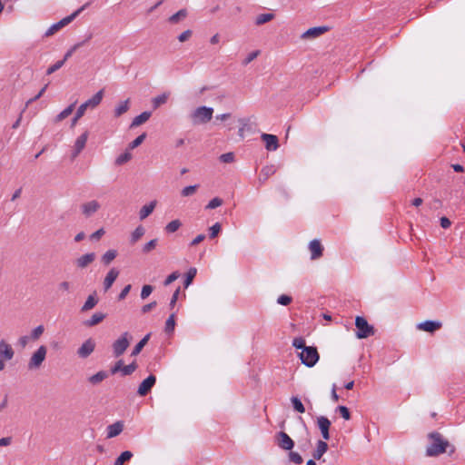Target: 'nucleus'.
Masks as SVG:
<instances>
[{"label":"nucleus","mask_w":465,"mask_h":465,"mask_svg":"<svg viewBox=\"0 0 465 465\" xmlns=\"http://www.w3.org/2000/svg\"><path fill=\"white\" fill-rule=\"evenodd\" d=\"M429 444L426 449V456L437 457L442 453H448L451 456L456 449L450 444L440 432L432 431L428 434Z\"/></svg>","instance_id":"1"},{"label":"nucleus","mask_w":465,"mask_h":465,"mask_svg":"<svg viewBox=\"0 0 465 465\" xmlns=\"http://www.w3.org/2000/svg\"><path fill=\"white\" fill-rule=\"evenodd\" d=\"M302 364L313 367L319 361L320 355L316 347L307 346L298 354Z\"/></svg>","instance_id":"2"},{"label":"nucleus","mask_w":465,"mask_h":465,"mask_svg":"<svg viewBox=\"0 0 465 465\" xmlns=\"http://www.w3.org/2000/svg\"><path fill=\"white\" fill-rule=\"evenodd\" d=\"M355 326L357 329L356 337L358 339H365L372 336L375 332L373 326L370 325L367 320L362 316H357L355 319Z\"/></svg>","instance_id":"3"},{"label":"nucleus","mask_w":465,"mask_h":465,"mask_svg":"<svg viewBox=\"0 0 465 465\" xmlns=\"http://www.w3.org/2000/svg\"><path fill=\"white\" fill-rule=\"evenodd\" d=\"M130 338L129 332L125 331L114 341L112 347L114 357L117 358L124 354L130 345Z\"/></svg>","instance_id":"4"},{"label":"nucleus","mask_w":465,"mask_h":465,"mask_svg":"<svg viewBox=\"0 0 465 465\" xmlns=\"http://www.w3.org/2000/svg\"><path fill=\"white\" fill-rule=\"evenodd\" d=\"M47 353V349L45 345H41L32 355L28 362L29 370H37L45 361Z\"/></svg>","instance_id":"5"},{"label":"nucleus","mask_w":465,"mask_h":465,"mask_svg":"<svg viewBox=\"0 0 465 465\" xmlns=\"http://www.w3.org/2000/svg\"><path fill=\"white\" fill-rule=\"evenodd\" d=\"M103 96H104V90L102 89V90L98 91L92 98L88 99L86 102L82 104L77 109L78 116H84L87 108H89V107L94 108L98 104H100V103L103 99Z\"/></svg>","instance_id":"6"},{"label":"nucleus","mask_w":465,"mask_h":465,"mask_svg":"<svg viewBox=\"0 0 465 465\" xmlns=\"http://www.w3.org/2000/svg\"><path fill=\"white\" fill-rule=\"evenodd\" d=\"M231 118V114H222L216 115L207 122V129L205 132H215L223 128V123Z\"/></svg>","instance_id":"7"},{"label":"nucleus","mask_w":465,"mask_h":465,"mask_svg":"<svg viewBox=\"0 0 465 465\" xmlns=\"http://www.w3.org/2000/svg\"><path fill=\"white\" fill-rule=\"evenodd\" d=\"M156 377L153 374L149 375L139 385L137 394L141 397L146 396L155 385Z\"/></svg>","instance_id":"8"},{"label":"nucleus","mask_w":465,"mask_h":465,"mask_svg":"<svg viewBox=\"0 0 465 465\" xmlns=\"http://www.w3.org/2000/svg\"><path fill=\"white\" fill-rule=\"evenodd\" d=\"M95 348V342L92 338L87 339L77 350V355L82 359L89 357Z\"/></svg>","instance_id":"9"},{"label":"nucleus","mask_w":465,"mask_h":465,"mask_svg":"<svg viewBox=\"0 0 465 465\" xmlns=\"http://www.w3.org/2000/svg\"><path fill=\"white\" fill-rule=\"evenodd\" d=\"M277 444L282 450H292L294 446V441L286 432L280 431L277 433Z\"/></svg>","instance_id":"10"},{"label":"nucleus","mask_w":465,"mask_h":465,"mask_svg":"<svg viewBox=\"0 0 465 465\" xmlns=\"http://www.w3.org/2000/svg\"><path fill=\"white\" fill-rule=\"evenodd\" d=\"M100 207L101 205L96 200H92L83 203L81 205V211L85 217H90L100 209Z\"/></svg>","instance_id":"11"},{"label":"nucleus","mask_w":465,"mask_h":465,"mask_svg":"<svg viewBox=\"0 0 465 465\" xmlns=\"http://www.w3.org/2000/svg\"><path fill=\"white\" fill-rule=\"evenodd\" d=\"M261 139L264 142L266 150L276 151L279 148V140L276 135L262 134Z\"/></svg>","instance_id":"12"},{"label":"nucleus","mask_w":465,"mask_h":465,"mask_svg":"<svg viewBox=\"0 0 465 465\" xmlns=\"http://www.w3.org/2000/svg\"><path fill=\"white\" fill-rule=\"evenodd\" d=\"M317 424L321 430L322 436L325 440H330V427L331 421L325 416H320L317 418Z\"/></svg>","instance_id":"13"},{"label":"nucleus","mask_w":465,"mask_h":465,"mask_svg":"<svg viewBox=\"0 0 465 465\" xmlns=\"http://www.w3.org/2000/svg\"><path fill=\"white\" fill-rule=\"evenodd\" d=\"M89 133L85 131L84 134H82L75 141L74 146V152L72 153V158L74 159L78 156V154L83 151V149L85 147L87 139H88Z\"/></svg>","instance_id":"14"},{"label":"nucleus","mask_w":465,"mask_h":465,"mask_svg":"<svg viewBox=\"0 0 465 465\" xmlns=\"http://www.w3.org/2000/svg\"><path fill=\"white\" fill-rule=\"evenodd\" d=\"M309 249L312 260H317L322 256L323 247L319 240L314 239L311 241L309 243Z\"/></svg>","instance_id":"15"},{"label":"nucleus","mask_w":465,"mask_h":465,"mask_svg":"<svg viewBox=\"0 0 465 465\" xmlns=\"http://www.w3.org/2000/svg\"><path fill=\"white\" fill-rule=\"evenodd\" d=\"M329 30V27L327 26H317V27H312L309 28L307 31H305L302 35V39H312L319 37L320 35H323Z\"/></svg>","instance_id":"16"},{"label":"nucleus","mask_w":465,"mask_h":465,"mask_svg":"<svg viewBox=\"0 0 465 465\" xmlns=\"http://www.w3.org/2000/svg\"><path fill=\"white\" fill-rule=\"evenodd\" d=\"M95 257L94 252L85 253L75 260V265L77 268L84 269L95 260Z\"/></svg>","instance_id":"17"},{"label":"nucleus","mask_w":465,"mask_h":465,"mask_svg":"<svg viewBox=\"0 0 465 465\" xmlns=\"http://www.w3.org/2000/svg\"><path fill=\"white\" fill-rule=\"evenodd\" d=\"M442 326V323L440 322L436 321H425L423 322H420L418 324L417 328L419 330L427 331V332H433L439 329H440Z\"/></svg>","instance_id":"18"},{"label":"nucleus","mask_w":465,"mask_h":465,"mask_svg":"<svg viewBox=\"0 0 465 465\" xmlns=\"http://www.w3.org/2000/svg\"><path fill=\"white\" fill-rule=\"evenodd\" d=\"M88 5L89 3L84 4L80 8L72 13L70 15L64 17L59 22H57L60 28H63L65 25H69L71 22H73Z\"/></svg>","instance_id":"19"},{"label":"nucleus","mask_w":465,"mask_h":465,"mask_svg":"<svg viewBox=\"0 0 465 465\" xmlns=\"http://www.w3.org/2000/svg\"><path fill=\"white\" fill-rule=\"evenodd\" d=\"M14 350L11 345L8 344L5 341L2 340L0 341V357L4 360L9 361L14 357Z\"/></svg>","instance_id":"20"},{"label":"nucleus","mask_w":465,"mask_h":465,"mask_svg":"<svg viewBox=\"0 0 465 465\" xmlns=\"http://www.w3.org/2000/svg\"><path fill=\"white\" fill-rule=\"evenodd\" d=\"M119 275V271L116 270L115 268H112L106 274L105 278H104V291H108L113 283L114 282V281L117 279Z\"/></svg>","instance_id":"21"},{"label":"nucleus","mask_w":465,"mask_h":465,"mask_svg":"<svg viewBox=\"0 0 465 465\" xmlns=\"http://www.w3.org/2000/svg\"><path fill=\"white\" fill-rule=\"evenodd\" d=\"M106 318V314L104 312H95L92 317L84 322L85 327H93L102 322Z\"/></svg>","instance_id":"22"},{"label":"nucleus","mask_w":465,"mask_h":465,"mask_svg":"<svg viewBox=\"0 0 465 465\" xmlns=\"http://www.w3.org/2000/svg\"><path fill=\"white\" fill-rule=\"evenodd\" d=\"M275 172L276 168L274 167V165H266L262 167L259 176V183L261 184L264 183L270 176L275 173Z\"/></svg>","instance_id":"23"},{"label":"nucleus","mask_w":465,"mask_h":465,"mask_svg":"<svg viewBox=\"0 0 465 465\" xmlns=\"http://www.w3.org/2000/svg\"><path fill=\"white\" fill-rule=\"evenodd\" d=\"M327 450L328 444L324 440H318L316 449L312 452L313 460H320Z\"/></svg>","instance_id":"24"},{"label":"nucleus","mask_w":465,"mask_h":465,"mask_svg":"<svg viewBox=\"0 0 465 465\" xmlns=\"http://www.w3.org/2000/svg\"><path fill=\"white\" fill-rule=\"evenodd\" d=\"M98 302H99V299L97 298L96 292L90 294L87 297L84 305L82 306L81 312H88V311L92 310L93 308H94L96 306Z\"/></svg>","instance_id":"25"},{"label":"nucleus","mask_w":465,"mask_h":465,"mask_svg":"<svg viewBox=\"0 0 465 465\" xmlns=\"http://www.w3.org/2000/svg\"><path fill=\"white\" fill-rule=\"evenodd\" d=\"M124 429L121 421H116L107 427V438H114L118 436Z\"/></svg>","instance_id":"26"},{"label":"nucleus","mask_w":465,"mask_h":465,"mask_svg":"<svg viewBox=\"0 0 465 465\" xmlns=\"http://www.w3.org/2000/svg\"><path fill=\"white\" fill-rule=\"evenodd\" d=\"M156 202H151L148 204L143 205L139 212V218L144 220L147 218L154 210Z\"/></svg>","instance_id":"27"},{"label":"nucleus","mask_w":465,"mask_h":465,"mask_svg":"<svg viewBox=\"0 0 465 465\" xmlns=\"http://www.w3.org/2000/svg\"><path fill=\"white\" fill-rule=\"evenodd\" d=\"M108 377V373L105 371H100L97 373L90 376L88 381L93 385L101 383L104 380Z\"/></svg>","instance_id":"28"},{"label":"nucleus","mask_w":465,"mask_h":465,"mask_svg":"<svg viewBox=\"0 0 465 465\" xmlns=\"http://www.w3.org/2000/svg\"><path fill=\"white\" fill-rule=\"evenodd\" d=\"M151 117V113L150 112H143L142 114H140L139 115H137L136 117L134 118L132 124H131V127H135V126H139L141 124H143V123H145L149 118Z\"/></svg>","instance_id":"29"},{"label":"nucleus","mask_w":465,"mask_h":465,"mask_svg":"<svg viewBox=\"0 0 465 465\" xmlns=\"http://www.w3.org/2000/svg\"><path fill=\"white\" fill-rule=\"evenodd\" d=\"M274 16L275 15L272 13L261 14V15L256 16V18H255V25L259 26V25H262L263 24H266V23L273 20Z\"/></svg>","instance_id":"30"},{"label":"nucleus","mask_w":465,"mask_h":465,"mask_svg":"<svg viewBox=\"0 0 465 465\" xmlns=\"http://www.w3.org/2000/svg\"><path fill=\"white\" fill-rule=\"evenodd\" d=\"M191 119L195 124L203 123V106L196 108V110L191 114Z\"/></svg>","instance_id":"31"},{"label":"nucleus","mask_w":465,"mask_h":465,"mask_svg":"<svg viewBox=\"0 0 465 465\" xmlns=\"http://www.w3.org/2000/svg\"><path fill=\"white\" fill-rule=\"evenodd\" d=\"M150 336L151 334L148 333L146 334L135 346L134 348L133 349V351H132V356H136L138 355L141 351L143 350V348L147 344L149 339H150Z\"/></svg>","instance_id":"32"},{"label":"nucleus","mask_w":465,"mask_h":465,"mask_svg":"<svg viewBox=\"0 0 465 465\" xmlns=\"http://www.w3.org/2000/svg\"><path fill=\"white\" fill-rule=\"evenodd\" d=\"M75 104H72L64 109L60 114H58L54 119L56 123L63 121L67 118L74 111Z\"/></svg>","instance_id":"33"},{"label":"nucleus","mask_w":465,"mask_h":465,"mask_svg":"<svg viewBox=\"0 0 465 465\" xmlns=\"http://www.w3.org/2000/svg\"><path fill=\"white\" fill-rule=\"evenodd\" d=\"M144 232H145V229L142 225H139L132 232L131 239H130L131 243L132 244L135 243L138 240H140L143 236Z\"/></svg>","instance_id":"34"},{"label":"nucleus","mask_w":465,"mask_h":465,"mask_svg":"<svg viewBox=\"0 0 465 465\" xmlns=\"http://www.w3.org/2000/svg\"><path fill=\"white\" fill-rule=\"evenodd\" d=\"M175 327V312H173L165 322L164 331L172 333Z\"/></svg>","instance_id":"35"},{"label":"nucleus","mask_w":465,"mask_h":465,"mask_svg":"<svg viewBox=\"0 0 465 465\" xmlns=\"http://www.w3.org/2000/svg\"><path fill=\"white\" fill-rule=\"evenodd\" d=\"M291 402H292V407H293L295 411H297L299 413H304L305 412L304 405L302 404V401L298 397L292 396L291 398Z\"/></svg>","instance_id":"36"},{"label":"nucleus","mask_w":465,"mask_h":465,"mask_svg":"<svg viewBox=\"0 0 465 465\" xmlns=\"http://www.w3.org/2000/svg\"><path fill=\"white\" fill-rule=\"evenodd\" d=\"M92 37V35H90L88 36V38L82 42V43H78V44H75L73 47H71L64 54V58L62 59V61H64V63H65L71 56L72 54L80 47L82 46L86 41L90 40Z\"/></svg>","instance_id":"37"},{"label":"nucleus","mask_w":465,"mask_h":465,"mask_svg":"<svg viewBox=\"0 0 465 465\" xmlns=\"http://www.w3.org/2000/svg\"><path fill=\"white\" fill-rule=\"evenodd\" d=\"M132 457L133 453L129 450H125L115 460L114 465H123L125 461L130 460Z\"/></svg>","instance_id":"38"},{"label":"nucleus","mask_w":465,"mask_h":465,"mask_svg":"<svg viewBox=\"0 0 465 465\" xmlns=\"http://www.w3.org/2000/svg\"><path fill=\"white\" fill-rule=\"evenodd\" d=\"M128 108H129V99L120 103V104H118V106H116V108L114 110V115L116 117L121 116L123 114L127 112Z\"/></svg>","instance_id":"39"},{"label":"nucleus","mask_w":465,"mask_h":465,"mask_svg":"<svg viewBox=\"0 0 465 465\" xmlns=\"http://www.w3.org/2000/svg\"><path fill=\"white\" fill-rule=\"evenodd\" d=\"M117 252L115 250H108L102 257V262L108 265L111 263L116 257Z\"/></svg>","instance_id":"40"},{"label":"nucleus","mask_w":465,"mask_h":465,"mask_svg":"<svg viewBox=\"0 0 465 465\" xmlns=\"http://www.w3.org/2000/svg\"><path fill=\"white\" fill-rule=\"evenodd\" d=\"M197 273V270L194 267H192L188 270L185 275V280L183 282L184 288H187L193 282V278Z\"/></svg>","instance_id":"41"},{"label":"nucleus","mask_w":465,"mask_h":465,"mask_svg":"<svg viewBox=\"0 0 465 465\" xmlns=\"http://www.w3.org/2000/svg\"><path fill=\"white\" fill-rule=\"evenodd\" d=\"M186 15H187L186 10L185 9H181L177 13H175L174 15L170 16L169 22L172 23V24H176L180 20L183 19L186 16Z\"/></svg>","instance_id":"42"},{"label":"nucleus","mask_w":465,"mask_h":465,"mask_svg":"<svg viewBox=\"0 0 465 465\" xmlns=\"http://www.w3.org/2000/svg\"><path fill=\"white\" fill-rule=\"evenodd\" d=\"M182 225L179 220H173L165 226V231L168 233L175 232Z\"/></svg>","instance_id":"43"},{"label":"nucleus","mask_w":465,"mask_h":465,"mask_svg":"<svg viewBox=\"0 0 465 465\" xmlns=\"http://www.w3.org/2000/svg\"><path fill=\"white\" fill-rule=\"evenodd\" d=\"M136 369H137V364L135 361H134L128 365H124V367L122 369V375H124V376L131 375L133 372L135 371Z\"/></svg>","instance_id":"44"},{"label":"nucleus","mask_w":465,"mask_h":465,"mask_svg":"<svg viewBox=\"0 0 465 465\" xmlns=\"http://www.w3.org/2000/svg\"><path fill=\"white\" fill-rule=\"evenodd\" d=\"M168 99V94H163L161 95H158L153 99V104L154 108L159 107L161 104H163L166 103Z\"/></svg>","instance_id":"45"},{"label":"nucleus","mask_w":465,"mask_h":465,"mask_svg":"<svg viewBox=\"0 0 465 465\" xmlns=\"http://www.w3.org/2000/svg\"><path fill=\"white\" fill-rule=\"evenodd\" d=\"M145 138H146L145 133L140 134L139 136H137L134 141H132L129 143V149L133 150V149L138 147L144 141Z\"/></svg>","instance_id":"46"},{"label":"nucleus","mask_w":465,"mask_h":465,"mask_svg":"<svg viewBox=\"0 0 465 465\" xmlns=\"http://www.w3.org/2000/svg\"><path fill=\"white\" fill-rule=\"evenodd\" d=\"M44 331H45V328L43 325H39V326L35 327L31 332V335H30L31 340H33V341L38 340L40 338V336L44 333Z\"/></svg>","instance_id":"47"},{"label":"nucleus","mask_w":465,"mask_h":465,"mask_svg":"<svg viewBox=\"0 0 465 465\" xmlns=\"http://www.w3.org/2000/svg\"><path fill=\"white\" fill-rule=\"evenodd\" d=\"M222 226L219 223H214L209 228V238L214 239L221 232Z\"/></svg>","instance_id":"48"},{"label":"nucleus","mask_w":465,"mask_h":465,"mask_svg":"<svg viewBox=\"0 0 465 465\" xmlns=\"http://www.w3.org/2000/svg\"><path fill=\"white\" fill-rule=\"evenodd\" d=\"M72 287H73L72 282H70L68 281H63V282H59V284H58V291L61 292L62 293H64V292L68 293L71 292Z\"/></svg>","instance_id":"49"},{"label":"nucleus","mask_w":465,"mask_h":465,"mask_svg":"<svg viewBox=\"0 0 465 465\" xmlns=\"http://www.w3.org/2000/svg\"><path fill=\"white\" fill-rule=\"evenodd\" d=\"M132 155L130 153L128 152H125L122 154H120L116 160H115V163L118 164V165H122L125 163H127L130 159H131Z\"/></svg>","instance_id":"50"},{"label":"nucleus","mask_w":465,"mask_h":465,"mask_svg":"<svg viewBox=\"0 0 465 465\" xmlns=\"http://www.w3.org/2000/svg\"><path fill=\"white\" fill-rule=\"evenodd\" d=\"M158 240L153 239L149 241L147 243H145L143 247V253H149L152 250H153L157 245Z\"/></svg>","instance_id":"51"},{"label":"nucleus","mask_w":465,"mask_h":465,"mask_svg":"<svg viewBox=\"0 0 465 465\" xmlns=\"http://www.w3.org/2000/svg\"><path fill=\"white\" fill-rule=\"evenodd\" d=\"M199 187V185H190V186H186L184 187L183 190H182V195L184 196V197H187V196H190V195H193L197 188Z\"/></svg>","instance_id":"52"},{"label":"nucleus","mask_w":465,"mask_h":465,"mask_svg":"<svg viewBox=\"0 0 465 465\" xmlns=\"http://www.w3.org/2000/svg\"><path fill=\"white\" fill-rule=\"evenodd\" d=\"M292 346L299 350H303V348H306L305 341L302 337H296L292 341Z\"/></svg>","instance_id":"53"},{"label":"nucleus","mask_w":465,"mask_h":465,"mask_svg":"<svg viewBox=\"0 0 465 465\" xmlns=\"http://www.w3.org/2000/svg\"><path fill=\"white\" fill-rule=\"evenodd\" d=\"M289 460L292 462H294L295 464H302L303 461L302 456L298 452H295V451L289 452Z\"/></svg>","instance_id":"54"},{"label":"nucleus","mask_w":465,"mask_h":465,"mask_svg":"<svg viewBox=\"0 0 465 465\" xmlns=\"http://www.w3.org/2000/svg\"><path fill=\"white\" fill-rule=\"evenodd\" d=\"M223 199L219 197H215L209 202V203L205 206V208L215 209L223 204Z\"/></svg>","instance_id":"55"},{"label":"nucleus","mask_w":465,"mask_h":465,"mask_svg":"<svg viewBox=\"0 0 465 465\" xmlns=\"http://www.w3.org/2000/svg\"><path fill=\"white\" fill-rule=\"evenodd\" d=\"M336 411L340 412L344 420H349L351 419V413L347 407L338 406Z\"/></svg>","instance_id":"56"},{"label":"nucleus","mask_w":465,"mask_h":465,"mask_svg":"<svg viewBox=\"0 0 465 465\" xmlns=\"http://www.w3.org/2000/svg\"><path fill=\"white\" fill-rule=\"evenodd\" d=\"M180 277V272L178 271L172 272L163 282L165 286L170 285L172 282L176 281Z\"/></svg>","instance_id":"57"},{"label":"nucleus","mask_w":465,"mask_h":465,"mask_svg":"<svg viewBox=\"0 0 465 465\" xmlns=\"http://www.w3.org/2000/svg\"><path fill=\"white\" fill-rule=\"evenodd\" d=\"M292 301V298L289 295H280L277 299V302L281 305L287 306L289 305Z\"/></svg>","instance_id":"58"},{"label":"nucleus","mask_w":465,"mask_h":465,"mask_svg":"<svg viewBox=\"0 0 465 465\" xmlns=\"http://www.w3.org/2000/svg\"><path fill=\"white\" fill-rule=\"evenodd\" d=\"M153 291V287L152 285H143L141 292V298L143 300L146 299Z\"/></svg>","instance_id":"59"},{"label":"nucleus","mask_w":465,"mask_h":465,"mask_svg":"<svg viewBox=\"0 0 465 465\" xmlns=\"http://www.w3.org/2000/svg\"><path fill=\"white\" fill-rule=\"evenodd\" d=\"M220 161L224 163H232L234 161V153L232 152L223 153L220 156Z\"/></svg>","instance_id":"60"},{"label":"nucleus","mask_w":465,"mask_h":465,"mask_svg":"<svg viewBox=\"0 0 465 465\" xmlns=\"http://www.w3.org/2000/svg\"><path fill=\"white\" fill-rule=\"evenodd\" d=\"M64 64V61H62V60L57 61L56 63H54L53 65H51L47 69L46 74H48V75L52 74L55 71L59 70Z\"/></svg>","instance_id":"61"},{"label":"nucleus","mask_w":465,"mask_h":465,"mask_svg":"<svg viewBox=\"0 0 465 465\" xmlns=\"http://www.w3.org/2000/svg\"><path fill=\"white\" fill-rule=\"evenodd\" d=\"M260 53H261L260 50H255V51L250 53L247 55V57L242 61V64L247 65L248 64H250L260 54Z\"/></svg>","instance_id":"62"},{"label":"nucleus","mask_w":465,"mask_h":465,"mask_svg":"<svg viewBox=\"0 0 465 465\" xmlns=\"http://www.w3.org/2000/svg\"><path fill=\"white\" fill-rule=\"evenodd\" d=\"M179 294H180V287H178L175 292H173L172 298H171V301H170V303H169V307L171 310H173L176 304V302L178 300V297H179Z\"/></svg>","instance_id":"63"},{"label":"nucleus","mask_w":465,"mask_h":465,"mask_svg":"<svg viewBox=\"0 0 465 465\" xmlns=\"http://www.w3.org/2000/svg\"><path fill=\"white\" fill-rule=\"evenodd\" d=\"M60 26L58 25L57 23L52 25L48 29L47 31L45 32V36H51L53 35L54 33H56L58 30H60Z\"/></svg>","instance_id":"64"}]
</instances>
